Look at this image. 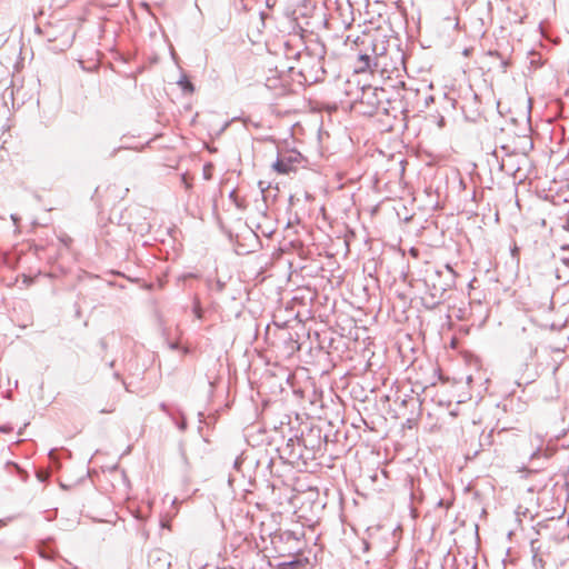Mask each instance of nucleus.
<instances>
[{
	"label": "nucleus",
	"mask_w": 569,
	"mask_h": 569,
	"mask_svg": "<svg viewBox=\"0 0 569 569\" xmlns=\"http://www.w3.org/2000/svg\"><path fill=\"white\" fill-rule=\"evenodd\" d=\"M299 435L300 445L306 453V460H313L326 450L328 436L322 433V428L316 425H305Z\"/></svg>",
	"instance_id": "nucleus-1"
},
{
	"label": "nucleus",
	"mask_w": 569,
	"mask_h": 569,
	"mask_svg": "<svg viewBox=\"0 0 569 569\" xmlns=\"http://www.w3.org/2000/svg\"><path fill=\"white\" fill-rule=\"evenodd\" d=\"M279 458L289 465H297L300 460H302L305 463L308 461L305 458V449L302 445H300L299 435L295 433L293 436L289 437L286 445L278 448Z\"/></svg>",
	"instance_id": "nucleus-2"
},
{
	"label": "nucleus",
	"mask_w": 569,
	"mask_h": 569,
	"mask_svg": "<svg viewBox=\"0 0 569 569\" xmlns=\"http://www.w3.org/2000/svg\"><path fill=\"white\" fill-rule=\"evenodd\" d=\"M171 560L172 556L161 548L152 549L148 553V566L150 569H170Z\"/></svg>",
	"instance_id": "nucleus-3"
},
{
	"label": "nucleus",
	"mask_w": 569,
	"mask_h": 569,
	"mask_svg": "<svg viewBox=\"0 0 569 569\" xmlns=\"http://www.w3.org/2000/svg\"><path fill=\"white\" fill-rule=\"evenodd\" d=\"M300 159L301 154L297 151H292L288 154H279L272 163V168L280 174H287L293 170V164L299 162Z\"/></svg>",
	"instance_id": "nucleus-4"
},
{
	"label": "nucleus",
	"mask_w": 569,
	"mask_h": 569,
	"mask_svg": "<svg viewBox=\"0 0 569 569\" xmlns=\"http://www.w3.org/2000/svg\"><path fill=\"white\" fill-rule=\"evenodd\" d=\"M446 271H437V279L435 280L439 286L446 288V293L455 287L457 273L450 264L445 266Z\"/></svg>",
	"instance_id": "nucleus-5"
},
{
	"label": "nucleus",
	"mask_w": 569,
	"mask_h": 569,
	"mask_svg": "<svg viewBox=\"0 0 569 569\" xmlns=\"http://www.w3.org/2000/svg\"><path fill=\"white\" fill-rule=\"evenodd\" d=\"M367 40L369 42L368 46L371 48V52L375 56V59L386 54L388 40H386L385 37L367 36L365 39L361 40V43L366 44Z\"/></svg>",
	"instance_id": "nucleus-6"
},
{
	"label": "nucleus",
	"mask_w": 569,
	"mask_h": 569,
	"mask_svg": "<svg viewBox=\"0 0 569 569\" xmlns=\"http://www.w3.org/2000/svg\"><path fill=\"white\" fill-rule=\"evenodd\" d=\"M39 556L43 559L53 560L58 556L57 549L53 547V539L47 538L38 545Z\"/></svg>",
	"instance_id": "nucleus-7"
},
{
	"label": "nucleus",
	"mask_w": 569,
	"mask_h": 569,
	"mask_svg": "<svg viewBox=\"0 0 569 569\" xmlns=\"http://www.w3.org/2000/svg\"><path fill=\"white\" fill-rule=\"evenodd\" d=\"M426 284L428 287L427 293H430V296H433V298L439 299L443 302L448 299L446 288L439 286L435 280L432 281L431 284H429V282L426 281Z\"/></svg>",
	"instance_id": "nucleus-8"
},
{
	"label": "nucleus",
	"mask_w": 569,
	"mask_h": 569,
	"mask_svg": "<svg viewBox=\"0 0 569 569\" xmlns=\"http://www.w3.org/2000/svg\"><path fill=\"white\" fill-rule=\"evenodd\" d=\"M6 470L9 472V473H16L17 476H19V478L22 480V481H27L28 478H29V475L26 470H23L18 463L13 462V461H7L6 462Z\"/></svg>",
	"instance_id": "nucleus-9"
},
{
	"label": "nucleus",
	"mask_w": 569,
	"mask_h": 569,
	"mask_svg": "<svg viewBox=\"0 0 569 569\" xmlns=\"http://www.w3.org/2000/svg\"><path fill=\"white\" fill-rule=\"evenodd\" d=\"M376 59L372 58L371 54L369 53H360L359 54V62L361 63V66L359 67V71H366V70H370L372 64L375 67H378V63L375 61Z\"/></svg>",
	"instance_id": "nucleus-10"
},
{
	"label": "nucleus",
	"mask_w": 569,
	"mask_h": 569,
	"mask_svg": "<svg viewBox=\"0 0 569 569\" xmlns=\"http://www.w3.org/2000/svg\"><path fill=\"white\" fill-rule=\"evenodd\" d=\"M442 302L443 301L433 298V296H430V293H426V296L422 298V305L428 310L436 309Z\"/></svg>",
	"instance_id": "nucleus-11"
},
{
	"label": "nucleus",
	"mask_w": 569,
	"mask_h": 569,
	"mask_svg": "<svg viewBox=\"0 0 569 569\" xmlns=\"http://www.w3.org/2000/svg\"><path fill=\"white\" fill-rule=\"evenodd\" d=\"M183 92L192 93L194 91L193 83L189 80L187 76H181L180 80L177 82Z\"/></svg>",
	"instance_id": "nucleus-12"
},
{
	"label": "nucleus",
	"mask_w": 569,
	"mask_h": 569,
	"mask_svg": "<svg viewBox=\"0 0 569 569\" xmlns=\"http://www.w3.org/2000/svg\"><path fill=\"white\" fill-rule=\"evenodd\" d=\"M526 363L532 360L537 355V346L533 342H528L526 349L522 350Z\"/></svg>",
	"instance_id": "nucleus-13"
},
{
	"label": "nucleus",
	"mask_w": 569,
	"mask_h": 569,
	"mask_svg": "<svg viewBox=\"0 0 569 569\" xmlns=\"http://www.w3.org/2000/svg\"><path fill=\"white\" fill-rule=\"evenodd\" d=\"M177 413L180 416V418L178 419L174 416V419H171V420L180 431H186L188 428L187 419H186L184 415L179 409H177Z\"/></svg>",
	"instance_id": "nucleus-14"
},
{
	"label": "nucleus",
	"mask_w": 569,
	"mask_h": 569,
	"mask_svg": "<svg viewBox=\"0 0 569 569\" xmlns=\"http://www.w3.org/2000/svg\"><path fill=\"white\" fill-rule=\"evenodd\" d=\"M229 199L234 203V206L240 209H246V200L242 198H239L237 194V191L233 189L229 192Z\"/></svg>",
	"instance_id": "nucleus-15"
},
{
	"label": "nucleus",
	"mask_w": 569,
	"mask_h": 569,
	"mask_svg": "<svg viewBox=\"0 0 569 569\" xmlns=\"http://www.w3.org/2000/svg\"><path fill=\"white\" fill-rule=\"evenodd\" d=\"M192 312L197 319L201 320L203 318L204 311L201 307V303H200V300L198 297H194V299H193Z\"/></svg>",
	"instance_id": "nucleus-16"
},
{
	"label": "nucleus",
	"mask_w": 569,
	"mask_h": 569,
	"mask_svg": "<svg viewBox=\"0 0 569 569\" xmlns=\"http://www.w3.org/2000/svg\"><path fill=\"white\" fill-rule=\"evenodd\" d=\"M299 567L298 560L282 561L277 563V569H297Z\"/></svg>",
	"instance_id": "nucleus-17"
},
{
	"label": "nucleus",
	"mask_w": 569,
	"mask_h": 569,
	"mask_svg": "<svg viewBox=\"0 0 569 569\" xmlns=\"http://www.w3.org/2000/svg\"><path fill=\"white\" fill-rule=\"evenodd\" d=\"M488 54H489V56H492V57H497V58H499V59L501 60V61H500V67H501L502 71H503V72H506V71H507V69H508V67H509V64H510V63H509V61H508V60H506V59H503V58L501 57L500 52H498V51H489V52H488Z\"/></svg>",
	"instance_id": "nucleus-18"
},
{
	"label": "nucleus",
	"mask_w": 569,
	"mask_h": 569,
	"mask_svg": "<svg viewBox=\"0 0 569 569\" xmlns=\"http://www.w3.org/2000/svg\"><path fill=\"white\" fill-rule=\"evenodd\" d=\"M159 408L162 412H164L170 419H174V411L170 409V407L166 402H161Z\"/></svg>",
	"instance_id": "nucleus-19"
},
{
	"label": "nucleus",
	"mask_w": 569,
	"mask_h": 569,
	"mask_svg": "<svg viewBox=\"0 0 569 569\" xmlns=\"http://www.w3.org/2000/svg\"><path fill=\"white\" fill-rule=\"evenodd\" d=\"M180 455H181V459H182V461H183V463L186 466V472H188L189 469H190V462L188 460V457H187L182 446H180Z\"/></svg>",
	"instance_id": "nucleus-20"
},
{
	"label": "nucleus",
	"mask_w": 569,
	"mask_h": 569,
	"mask_svg": "<svg viewBox=\"0 0 569 569\" xmlns=\"http://www.w3.org/2000/svg\"><path fill=\"white\" fill-rule=\"evenodd\" d=\"M409 403H410V405H412V406L420 405L419 399H418V398H415V397H410V398H408V399H403V400L401 401V405H402V406H407V405H409Z\"/></svg>",
	"instance_id": "nucleus-21"
},
{
	"label": "nucleus",
	"mask_w": 569,
	"mask_h": 569,
	"mask_svg": "<svg viewBox=\"0 0 569 569\" xmlns=\"http://www.w3.org/2000/svg\"><path fill=\"white\" fill-rule=\"evenodd\" d=\"M293 538L295 539V533L292 531H284L283 533H281V539H286V540H289Z\"/></svg>",
	"instance_id": "nucleus-22"
},
{
	"label": "nucleus",
	"mask_w": 569,
	"mask_h": 569,
	"mask_svg": "<svg viewBox=\"0 0 569 569\" xmlns=\"http://www.w3.org/2000/svg\"><path fill=\"white\" fill-rule=\"evenodd\" d=\"M241 465H242V459H241L240 457H237V458L234 459V461H233V468H234L236 470H240Z\"/></svg>",
	"instance_id": "nucleus-23"
},
{
	"label": "nucleus",
	"mask_w": 569,
	"mask_h": 569,
	"mask_svg": "<svg viewBox=\"0 0 569 569\" xmlns=\"http://www.w3.org/2000/svg\"><path fill=\"white\" fill-rule=\"evenodd\" d=\"M437 506L438 507H441V508H446L448 509L450 507V503L443 499H439L438 502H437Z\"/></svg>",
	"instance_id": "nucleus-24"
},
{
	"label": "nucleus",
	"mask_w": 569,
	"mask_h": 569,
	"mask_svg": "<svg viewBox=\"0 0 569 569\" xmlns=\"http://www.w3.org/2000/svg\"><path fill=\"white\" fill-rule=\"evenodd\" d=\"M437 126L439 128H443L446 126V119L443 116H439L438 119H437Z\"/></svg>",
	"instance_id": "nucleus-25"
},
{
	"label": "nucleus",
	"mask_w": 569,
	"mask_h": 569,
	"mask_svg": "<svg viewBox=\"0 0 569 569\" xmlns=\"http://www.w3.org/2000/svg\"><path fill=\"white\" fill-rule=\"evenodd\" d=\"M168 347L171 349V350H179L180 349V345L178 341H170L168 343Z\"/></svg>",
	"instance_id": "nucleus-26"
},
{
	"label": "nucleus",
	"mask_w": 569,
	"mask_h": 569,
	"mask_svg": "<svg viewBox=\"0 0 569 569\" xmlns=\"http://www.w3.org/2000/svg\"><path fill=\"white\" fill-rule=\"evenodd\" d=\"M122 149H129L128 147L126 146H119V147H116L112 152H111V157H114L117 154L118 151L122 150Z\"/></svg>",
	"instance_id": "nucleus-27"
},
{
	"label": "nucleus",
	"mask_w": 569,
	"mask_h": 569,
	"mask_svg": "<svg viewBox=\"0 0 569 569\" xmlns=\"http://www.w3.org/2000/svg\"><path fill=\"white\" fill-rule=\"evenodd\" d=\"M224 288V282H222L221 280H216V289L218 291H222Z\"/></svg>",
	"instance_id": "nucleus-28"
},
{
	"label": "nucleus",
	"mask_w": 569,
	"mask_h": 569,
	"mask_svg": "<svg viewBox=\"0 0 569 569\" xmlns=\"http://www.w3.org/2000/svg\"><path fill=\"white\" fill-rule=\"evenodd\" d=\"M99 345L101 347L102 350H106L108 345H107V341L104 339H100L99 340Z\"/></svg>",
	"instance_id": "nucleus-29"
},
{
	"label": "nucleus",
	"mask_w": 569,
	"mask_h": 569,
	"mask_svg": "<svg viewBox=\"0 0 569 569\" xmlns=\"http://www.w3.org/2000/svg\"><path fill=\"white\" fill-rule=\"evenodd\" d=\"M11 219H12L14 224H18V222L20 220V218L17 214H11Z\"/></svg>",
	"instance_id": "nucleus-30"
},
{
	"label": "nucleus",
	"mask_w": 569,
	"mask_h": 569,
	"mask_svg": "<svg viewBox=\"0 0 569 569\" xmlns=\"http://www.w3.org/2000/svg\"><path fill=\"white\" fill-rule=\"evenodd\" d=\"M561 261L563 264H566L567 267H569V257H562L561 258Z\"/></svg>",
	"instance_id": "nucleus-31"
},
{
	"label": "nucleus",
	"mask_w": 569,
	"mask_h": 569,
	"mask_svg": "<svg viewBox=\"0 0 569 569\" xmlns=\"http://www.w3.org/2000/svg\"><path fill=\"white\" fill-rule=\"evenodd\" d=\"M538 456H540V450L539 449L531 453V459H533V458H536Z\"/></svg>",
	"instance_id": "nucleus-32"
},
{
	"label": "nucleus",
	"mask_w": 569,
	"mask_h": 569,
	"mask_svg": "<svg viewBox=\"0 0 569 569\" xmlns=\"http://www.w3.org/2000/svg\"><path fill=\"white\" fill-rule=\"evenodd\" d=\"M519 252V248L515 246V248L511 250V254L515 257Z\"/></svg>",
	"instance_id": "nucleus-33"
},
{
	"label": "nucleus",
	"mask_w": 569,
	"mask_h": 569,
	"mask_svg": "<svg viewBox=\"0 0 569 569\" xmlns=\"http://www.w3.org/2000/svg\"><path fill=\"white\" fill-rule=\"evenodd\" d=\"M433 101V97L432 96H429L428 98H426V104L428 106L429 102H432Z\"/></svg>",
	"instance_id": "nucleus-34"
},
{
	"label": "nucleus",
	"mask_w": 569,
	"mask_h": 569,
	"mask_svg": "<svg viewBox=\"0 0 569 569\" xmlns=\"http://www.w3.org/2000/svg\"><path fill=\"white\" fill-rule=\"evenodd\" d=\"M472 100H473L475 103L478 102V94L475 93V92H472Z\"/></svg>",
	"instance_id": "nucleus-35"
},
{
	"label": "nucleus",
	"mask_w": 569,
	"mask_h": 569,
	"mask_svg": "<svg viewBox=\"0 0 569 569\" xmlns=\"http://www.w3.org/2000/svg\"><path fill=\"white\" fill-rule=\"evenodd\" d=\"M560 250H561V251L569 250V244H563V246H561Z\"/></svg>",
	"instance_id": "nucleus-36"
},
{
	"label": "nucleus",
	"mask_w": 569,
	"mask_h": 569,
	"mask_svg": "<svg viewBox=\"0 0 569 569\" xmlns=\"http://www.w3.org/2000/svg\"><path fill=\"white\" fill-rule=\"evenodd\" d=\"M182 352H183L184 355H187V353H189V352H190V349H189V348H187V347H183V348H182Z\"/></svg>",
	"instance_id": "nucleus-37"
},
{
	"label": "nucleus",
	"mask_w": 569,
	"mask_h": 569,
	"mask_svg": "<svg viewBox=\"0 0 569 569\" xmlns=\"http://www.w3.org/2000/svg\"><path fill=\"white\" fill-rule=\"evenodd\" d=\"M368 103H370L371 106H373L376 102L372 100V97H368Z\"/></svg>",
	"instance_id": "nucleus-38"
},
{
	"label": "nucleus",
	"mask_w": 569,
	"mask_h": 569,
	"mask_svg": "<svg viewBox=\"0 0 569 569\" xmlns=\"http://www.w3.org/2000/svg\"><path fill=\"white\" fill-rule=\"evenodd\" d=\"M500 169H501L502 171H505V170H506V162H505V161H502V163L500 164Z\"/></svg>",
	"instance_id": "nucleus-39"
},
{
	"label": "nucleus",
	"mask_w": 569,
	"mask_h": 569,
	"mask_svg": "<svg viewBox=\"0 0 569 569\" xmlns=\"http://www.w3.org/2000/svg\"><path fill=\"white\" fill-rule=\"evenodd\" d=\"M518 170H519V168L515 169L513 171H511V170H506V171H507L508 173H512V174H515L516 172H518Z\"/></svg>",
	"instance_id": "nucleus-40"
},
{
	"label": "nucleus",
	"mask_w": 569,
	"mask_h": 569,
	"mask_svg": "<svg viewBox=\"0 0 569 569\" xmlns=\"http://www.w3.org/2000/svg\"><path fill=\"white\" fill-rule=\"evenodd\" d=\"M114 362H116L114 360L110 361V362L108 363V367H109V368H113V367H114Z\"/></svg>",
	"instance_id": "nucleus-41"
},
{
	"label": "nucleus",
	"mask_w": 569,
	"mask_h": 569,
	"mask_svg": "<svg viewBox=\"0 0 569 569\" xmlns=\"http://www.w3.org/2000/svg\"><path fill=\"white\" fill-rule=\"evenodd\" d=\"M448 101L450 102V104L452 106V108H455V102H456V100H453V99H449Z\"/></svg>",
	"instance_id": "nucleus-42"
},
{
	"label": "nucleus",
	"mask_w": 569,
	"mask_h": 569,
	"mask_svg": "<svg viewBox=\"0 0 569 569\" xmlns=\"http://www.w3.org/2000/svg\"><path fill=\"white\" fill-rule=\"evenodd\" d=\"M228 127V122L223 124V127L220 129V132L224 131V129Z\"/></svg>",
	"instance_id": "nucleus-43"
},
{
	"label": "nucleus",
	"mask_w": 569,
	"mask_h": 569,
	"mask_svg": "<svg viewBox=\"0 0 569 569\" xmlns=\"http://www.w3.org/2000/svg\"><path fill=\"white\" fill-rule=\"evenodd\" d=\"M113 377H114L116 379H120V373H119V372H114V373H113Z\"/></svg>",
	"instance_id": "nucleus-44"
},
{
	"label": "nucleus",
	"mask_w": 569,
	"mask_h": 569,
	"mask_svg": "<svg viewBox=\"0 0 569 569\" xmlns=\"http://www.w3.org/2000/svg\"><path fill=\"white\" fill-rule=\"evenodd\" d=\"M37 477H38L41 481H43L42 475L38 473V475H37Z\"/></svg>",
	"instance_id": "nucleus-45"
},
{
	"label": "nucleus",
	"mask_w": 569,
	"mask_h": 569,
	"mask_svg": "<svg viewBox=\"0 0 569 569\" xmlns=\"http://www.w3.org/2000/svg\"><path fill=\"white\" fill-rule=\"evenodd\" d=\"M300 56H301V52H297V53H296V58H297V59H298V58H300Z\"/></svg>",
	"instance_id": "nucleus-46"
},
{
	"label": "nucleus",
	"mask_w": 569,
	"mask_h": 569,
	"mask_svg": "<svg viewBox=\"0 0 569 569\" xmlns=\"http://www.w3.org/2000/svg\"><path fill=\"white\" fill-rule=\"evenodd\" d=\"M475 198H476V191L473 190L472 191V200H475Z\"/></svg>",
	"instance_id": "nucleus-47"
}]
</instances>
